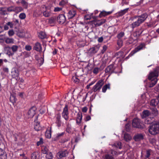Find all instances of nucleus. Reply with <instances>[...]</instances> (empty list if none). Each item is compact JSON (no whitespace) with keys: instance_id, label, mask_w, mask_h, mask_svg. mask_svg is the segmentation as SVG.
<instances>
[{"instance_id":"obj_50","label":"nucleus","mask_w":159,"mask_h":159,"mask_svg":"<svg viewBox=\"0 0 159 159\" xmlns=\"http://www.w3.org/2000/svg\"><path fill=\"white\" fill-rule=\"evenodd\" d=\"M5 42L7 44L13 43V39H12L7 38L5 40Z\"/></svg>"},{"instance_id":"obj_53","label":"nucleus","mask_w":159,"mask_h":159,"mask_svg":"<svg viewBox=\"0 0 159 159\" xmlns=\"http://www.w3.org/2000/svg\"><path fill=\"white\" fill-rule=\"evenodd\" d=\"M34 129L37 131H39L40 129V127L39 126V124H36L35 125Z\"/></svg>"},{"instance_id":"obj_59","label":"nucleus","mask_w":159,"mask_h":159,"mask_svg":"<svg viewBox=\"0 0 159 159\" xmlns=\"http://www.w3.org/2000/svg\"><path fill=\"white\" fill-rule=\"evenodd\" d=\"M7 25L8 26H9L10 28H12L13 27V24L12 22H8L7 23Z\"/></svg>"},{"instance_id":"obj_44","label":"nucleus","mask_w":159,"mask_h":159,"mask_svg":"<svg viewBox=\"0 0 159 159\" xmlns=\"http://www.w3.org/2000/svg\"><path fill=\"white\" fill-rule=\"evenodd\" d=\"M114 145L115 147L118 148L119 149H121V143L120 142H118L115 143Z\"/></svg>"},{"instance_id":"obj_22","label":"nucleus","mask_w":159,"mask_h":159,"mask_svg":"<svg viewBox=\"0 0 159 159\" xmlns=\"http://www.w3.org/2000/svg\"><path fill=\"white\" fill-rule=\"evenodd\" d=\"M82 115L81 113H79L77 115V117L76 119V123L79 125L81 122Z\"/></svg>"},{"instance_id":"obj_14","label":"nucleus","mask_w":159,"mask_h":159,"mask_svg":"<svg viewBox=\"0 0 159 159\" xmlns=\"http://www.w3.org/2000/svg\"><path fill=\"white\" fill-rule=\"evenodd\" d=\"M66 17L64 15H59L57 19L58 22L61 24H63L66 21Z\"/></svg>"},{"instance_id":"obj_11","label":"nucleus","mask_w":159,"mask_h":159,"mask_svg":"<svg viewBox=\"0 0 159 159\" xmlns=\"http://www.w3.org/2000/svg\"><path fill=\"white\" fill-rule=\"evenodd\" d=\"M68 154V152L66 150L63 151H61L59 152L57 154V156L58 158L61 159L63 157H65L67 156Z\"/></svg>"},{"instance_id":"obj_42","label":"nucleus","mask_w":159,"mask_h":159,"mask_svg":"<svg viewBox=\"0 0 159 159\" xmlns=\"http://www.w3.org/2000/svg\"><path fill=\"white\" fill-rule=\"evenodd\" d=\"M152 153V151L151 150H148L146 151V155L145 156L146 158H148Z\"/></svg>"},{"instance_id":"obj_62","label":"nucleus","mask_w":159,"mask_h":159,"mask_svg":"<svg viewBox=\"0 0 159 159\" xmlns=\"http://www.w3.org/2000/svg\"><path fill=\"white\" fill-rule=\"evenodd\" d=\"M62 9V8L59 7H56L54 9V11L56 12V11H61V10Z\"/></svg>"},{"instance_id":"obj_43","label":"nucleus","mask_w":159,"mask_h":159,"mask_svg":"<svg viewBox=\"0 0 159 159\" xmlns=\"http://www.w3.org/2000/svg\"><path fill=\"white\" fill-rule=\"evenodd\" d=\"M64 134V132H62L61 133H59L57 134L56 137L55 138V140H57L59 139Z\"/></svg>"},{"instance_id":"obj_64","label":"nucleus","mask_w":159,"mask_h":159,"mask_svg":"<svg viewBox=\"0 0 159 159\" xmlns=\"http://www.w3.org/2000/svg\"><path fill=\"white\" fill-rule=\"evenodd\" d=\"M65 4V2L62 0V1H61V2H60L59 3V5H60V6H63V5H64Z\"/></svg>"},{"instance_id":"obj_13","label":"nucleus","mask_w":159,"mask_h":159,"mask_svg":"<svg viewBox=\"0 0 159 159\" xmlns=\"http://www.w3.org/2000/svg\"><path fill=\"white\" fill-rule=\"evenodd\" d=\"M36 109L35 108L32 107L28 111L27 115L28 118L33 117L35 113Z\"/></svg>"},{"instance_id":"obj_40","label":"nucleus","mask_w":159,"mask_h":159,"mask_svg":"<svg viewBox=\"0 0 159 159\" xmlns=\"http://www.w3.org/2000/svg\"><path fill=\"white\" fill-rule=\"evenodd\" d=\"M72 80L74 82L78 83L79 81V80L78 78V76H77L76 75H75L73 76L72 78Z\"/></svg>"},{"instance_id":"obj_54","label":"nucleus","mask_w":159,"mask_h":159,"mask_svg":"<svg viewBox=\"0 0 159 159\" xmlns=\"http://www.w3.org/2000/svg\"><path fill=\"white\" fill-rule=\"evenodd\" d=\"M25 49L26 50L30 51L32 49V47L29 45H26L25 46Z\"/></svg>"},{"instance_id":"obj_16","label":"nucleus","mask_w":159,"mask_h":159,"mask_svg":"<svg viewBox=\"0 0 159 159\" xmlns=\"http://www.w3.org/2000/svg\"><path fill=\"white\" fill-rule=\"evenodd\" d=\"M56 123L57 124V125L60 127L61 125V116L59 114H57L55 116Z\"/></svg>"},{"instance_id":"obj_25","label":"nucleus","mask_w":159,"mask_h":159,"mask_svg":"<svg viewBox=\"0 0 159 159\" xmlns=\"http://www.w3.org/2000/svg\"><path fill=\"white\" fill-rule=\"evenodd\" d=\"M46 137L48 138H50L51 136V127L48 128L45 132Z\"/></svg>"},{"instance_id":"obj_57","label":"nucleus","mask_w":159,"mask_h":159,"mask_svg":"<svg viewBox=\"0 0 159 159\" xmlns=\"http://www.w3.org/2000/svg\"><path fill=\"white\" fill-rule=\"evenodd\" d=\"M43 143V140L42 138H40L39 141L37 143V145L38 146L40 145Z\"/></svg>"},{"instance_id":"obj_12","label":"nucleus","mask_w":159,"mask_h":159,"mask_svg":"<svg viewBox=\"0 0 159 159\" xmlns=\"http://www.w3.org/2000/svg\"><path fill=\"white\" fill-rule=\"evenodd\" d=\"M34 50L37 52H41L42 51V48L41 44L39 42L36 43L33 47Z\"/></svg>"},{"instance_id":"obj_32","label":"nucleus","mask_w":159,"mask_h":159,"mask_svg":"<svg viewBox=\"0 0 159 159\" xmlns=\"http://www.w3.org/2000/svg\"><path fill=\"white\" fill-rule=\"evenodd\" d=\"M20 3L22 4L24 8L27 9L28 7V3L24 0H21Z\"/></svg>"},{"instance_id":"obj_18","label":"nucleus","mask_w":159,"mask_h":159,"mask_svg":"<svg viewBox=\"0 0 159 159\" xmlns=\"http://www.w3.org/2000/svg\"><path fill=\"white\" fill-rule=\"evenodd\" d=\"M0 159H7V154L5 151L0 148Z\"/></svg>"},{"instance_id":"obj_20","label":"nucleus","mask_w":159,"mask_h":159,"mask_svg":"<svg viewBox=\"0 0 159 159\" xmlns=\"http://www.w3.org/2000/svg\"><path fill=\"white\" fill-rule=\"evenodd\" d=\"M159 103V99L158 98L154 99L151 100V105L153 107L158 105Z\"/></svg>"},{"instance_id":"obj_58","label":"nucleus","mask_w":159,"mask_h":159,"mask_svg":"<svg viewBox=\"0 0 159 159\" xmlns=\"http://www.w3.org/2000/svg\"><path fill=\"white\" fill-rule=\"evenodd\" d=\"M2 70L4 72L7 73H8L9 72V69L7 67H4L3 68Z\"/></svg>"},{"instance_id":"obj_56","label":"nucleus","mask_w":159,"mask_h":159,"mask_svg":"<svg viewBox=\"0 0 159 159\" xmlns=\"http://www.w3.org/2000/svg\"><path fill=\"white\" fill-rule=\"evenodd\" d=\"M4 40V36L3 35H0V43H3Z\"/></svg>"},{"instance_id":"obj_49","label":"nucleus","mask_w":159,"mask_h":159,"mask_svg":"<svg viewBox=\"0 0 159 159\" xmlns=\"http://www.w3.org/2000/svg\"><path fill=\"white\" fill-rule=\"evenodd\" d=\"M18 48V46L17 45H13L11 47V49L14 52H16Z\"/></svg>"},{"instance_id":"obj_8","label":"nucleus","mask_w":159,"mask_h":159,"mask_svg":"<svg viewBox=\"0 0 159 159\" xmlns=\"http://www.w3.org/2000/svg\"><path fill=\"white\" fill-rule=\"evenodd\" d=\"M62 117L66 120L68 119V108L67 105H65L62 113Z\"/></svg>"},{"instance_id":"obj_34","label":"nucleus","mask_w":159,"mask_h":159,"mask_svg":"<svg viewBox=\"0 0 159 159\" xmlns=\"http://www.w3.org/2000/svg\"><path fill=\"white\" fill-rule=\"evenodd\" d=\"M150 114V112L147 110H144L143 111V116L144 117L149 116Z\"/></svg>"},{"instance_id":"obj_36","label":"nucleus","mask_w":159,"mask_h":159,"mask_svg":"<svg viewBox=\"0 0 159 159\" xmlns=\"http://www.w3.org/2000/svg\"><path fill=\"white\" fill-rule=\"evenodd\" d=\"M61 71L64 75H66L69 72V69L68 67L63 68L61 69Z\"/></svg>"},{"instance_id":"obj_24","label":"nucleus","mask_w":159,"mask_h":159,"mask_svg":"<svg viewBox=\"0 0 159 159\" xmlns=\"http://www.w3.org/2000/svg\"><path fill=\"white\" fill-rule=\"evenodd\" d=\"M76 15L75 11L72 10L70 11L68 13V16L69 18H73Z\"/></svg>"},{"instance_id":"obj_3","label":"nucleus","mask_w":159,"mask_h":159,"mask_svg":"<svg viewBox=\"0 0 159 159\" xmlns=\"http://www.w3.org/2000/svg\"><path fill=\"white\" fill-rule=\"evenodd\" d=\"M158 76V72L156 70L150 73L149 74L148 79L151 81L152 86L156 84L157 81V78Z\"/></svg>"},{"instance_id":"obj_17","label":"nucleus","mask_w":159,"mask_h":159,"mask_svg":"<svg viewBox=\"0 0 159 159\" xmlns=\"http://www.w3.org/2000/svg\"><path fill=\"white\" fill-rule=\"evenodd\" d=\"M19 75L18 71L16 68L12 69L11 71V76L13 78H16Z\"/></svg>"},{"instance_id":"obj_4","label":"nucleus","mask_w":159,"mask_h":159,"mask_svg":"<svg viewBox=\"0 0 159 159\" xmlns=\"http://www.w3.org/2000/svg\"><path fill=\"white\" fill-rule=\"evenodd\" d=\"M104 84L103 80H99L93 87L92 89V90L94 92H99Z\"/></svg>"},{"instance_id":"obj_1","label":"nucleus","mask_w":159,"mask_h":159,"mask_svg":"<svg viewBox=\"0 0 159 159\" xmlns=\"http://www.w3.org/2000/svg\"><path fill=\"white\" fill-rule=\"evenodd\" d=\"M148 17V15L146 13L135 16L133 19L134 22L130 25L131 27L134 29L139 26L146 20Z\"/></svg>"},{"instance_id":"obj_29","label":"nucleus","mask_w":159,"mask_h":159,"mask_svg":"<svg viewBox=\"0 0 159 159\" xmlns=\"http://www.w3.org/2000/svg\"><path fill=\"white\" fill-rule=\"evenodd\" d=\"M38 36L39 37L42 39H44L47 37V35L45 32H40L39 33Z\"/></svg>"},{"instance_id":"obj_27","label":"nucleus","mask_w":159,"mask_h":159,"mask_svg":"<svg viewBox=\"0 0 159 159\" xmlns=\"http://www.w3.org/2000/svg\"><path fill=\"white\" fill-rule=\"evenodd\" d=\"M123 41L122 40H117V46L116 47V49L118 50L123 46Z\"/></svg>"},{"instance_id":"obj_19","label":"nucleus","mask_w":159,"mask_h":159,"mask_svg":"<svg viewBox=\"0 0 159 159\" xmlns=\"http://www.w3.org/2000/svg\"><path fill=\"white\" fill-rule=\"evenodd\" d=\"M114 57L117 58H123L124 57L123 55V52L122 51H120L116 53L114 55Z\"/></svg>"},{"instance_id":"obj_37","label":"nucleus","mask_w":159,"mask_h":159,"mask_svg":"<svg viewBox=\"0 0 159 159\" xmlns=\"http://www.w3.org/2000/svg\"><path fill=\"white\" fill-rule=\"evenodd\" d=\"M143 31V30L141 29H140L136 31L135 32V34L136 35L137 37H139L140 36Z\"/></svg>"},{"instance_id":"obj_60","label":"nucleus","mask_w":159,"mask_h":159,"mask_svg":"<svg viewBox=\"0 0 159 159\" xmlns=\"http://www.w3.org/2000/svg\"><path fill=\"white\" fill-rule=\"evenodd\" d=\"M37 158V156L35 153L33 152L31 154V159H36Z\"/></svg>"},{"instance_id":"obj_15","label":"nucleus","mask_w":159,"mask_h":159,"mask_svg":"<svg viewBox=\"0 0 159 159\" xmlns=\"http://www.w3.org/2000/svg\"><path fill=\"white\" fill-rule=\"evenodd\" d=\"M99 50V48L95 46L91 48L89 50L88 52L90 54L93 55L96 53Z\"/></svg>"},{"instance_id":"obj_61","label":"nucleus","mask_w":159,"mask_h":159,"mask_svg":"<svg viewBox=\"0 0 159 159\" xmlns=\"http://www.w3.org/2000/svg\"><path fill=\"white\" fill-rule=\"evenodd\" d=\"M8 34L10 36H12L14 34V33L13 30H10L8 31Z\"/></svg>"},{"instance_id":"obj_7","label":"nucleus","mask_w":159,"mask_h":159,"mask_svg":"<svg viewBox=\"0 0 159 159\" xmlns=\"http://www.w3.org/2000/svg\"><path fill=\"white\" fill-rule=\"evenodd\" d=\"M116 66L113 64H111L108 66L105 70V72L106 73L111 74L113 73L116 72L115 70ZM117 72H116V73Z\"/></svg>"},{"instance_id":"obj_47","label":"nucleus","mask_w":159,"mask_h":159,"mask_svg":"<svg viewBox=\"0 0 159 159\" xmlns=\"http://www.w3.org/2000/svg\"><path fill=\"white\" fill-rule=\"evenodd\" d=\"M26 16V15L24 13H21L19 15V18L21 20L25 19Z\"/></svg>"},{"instance_id":"obj_6","label":"nucleus","mask_w":159,"mask_h":159,"mask_svg":"<svg viewBox=\"0 0 159 159\" xmlns=\"http://www.w3.org/2000/svg\"><path fill=\"white\" fill-rule=\"evenodd\" d=\"M117 152L113 150H111L105 155V159H115V156Z\"/></svg>"},{"instance_id":"obj_45","label":"nucleus","mask_w":159,"mask_h":159,"mask_svg":"<svg viewBox=\"0 0 159 159\" xmlns=\"http://www.w3.org/2000/svg\"><path fill=\"white\" fill-rule=\"evenodd\" d=\"M42 152L44 154H47L48 153V148L46 147H43L42 148Z\"/></svg>"},{"instance_id":"obj_39","label":"nucleus","mask_w":159,"mask_h":159,"mask_svg":"<svg viewBox=\"0 0 159 159\" xmlns=\"http://www.w3.org/2000/svg\"><path fill=\"white\" fill-rule=\"evenodd\" d=\"M152 113L154 116H156L158 114V111L157 109L155 107L151 108Z\"/></svg>"},{"instance_id":"obj_55","label":"nucleus","mask_w":159,"mask_h":159,"mask_svg":"<svg viewBox=\"0 0 159 159\" xmlns=\"http://www.w3.org/2000/svg\"><path fill=\"white\" fill-rule=\"evenodd\" d=\"M55 19L54 18L52 17L49 20V23L50 24H52L54 22Z\"/></svg>"},{"instance_id":"obj_10","label":"nucleus","mask_w":159,"mask_h":159,"mask_svg":"<svg viewBox=\"0 0 159 159\" xmlns=\"http://www.w3.org/2000/svg\"><path fill=\"white\" fill-rule=\"evenodd\" d=\"M41 13L43 12V15L45 17H49L51 15V12L50 11H45L46 7L44 5L41 6L40 7Z\"/></svg>"},{"instance_id":"obj_28","label":"nucleus","mask_w":159,"mask_h":159,"mask_svg":"<svg viewBox=\"0 0 159 159\" xmlns=\"http://www.w3.org/2000/svg\"><path fill=\"white\" fill-rule=\"evenodd\" d=\"M125 35L124 32L121 31L117 34L116 38L118 39V40H122V38Z\"/></svg>"},{"instance_id":"obj_2","label":"nucleus","mask_w":159,"mask_h":159,"mask_svg":"<svg viewBox=\"0 0 159 159\" xmlns=\"http://www.w3.org/2000/svg\"><path fill=\"white\" fill-rule=\"evenodd\" d=\"M149 132L152 135H155L159 133V123L154 124L149 128Z\"/></svg>"},{"instance_id":"obj_26","label":"nucleus","mask_w":159,"mask_h":159,"mask_svg":"<svg viewBox=\"0 0 159 159\" xmlns=\"http://www.w3.org/2000/svg\"><path fill=\"white\" fill-rule=\"evenodd\" d=\"M143 139V136L141 134H138L134 137V139L135 141H139Z\"/></svg>"},{"instance_id":"obj_23","label":"nucleus","mask_w":159,"mask_h":159,"mask_svg":"<svg viewBox=\"0 0 159 159\" xmlns=\"http://www.w3.org/2000/svg\"><path fill=\"white\" fill-rule=\"evenodd\" d=\"M112 11H101L99 15V17H102L103 16H105L107 15H109L112 13Z\"/></svg>"},{"instance_id":"obj_38","label":"nucleus","mask_w":159,"mask_h":159,"mask_svg":"<svg viewBox=\"0 0 159 159\" xmlns=\"http://www.w3.org/2000/svg\"><path fill=\"white\" fill-rule=\"evenodd\" d=\"M129 8H126L123 10H121L119 12V14L120 16H122L126 13L128 11Z\"/></svg>"},{"instance_id":"obj_46","label":"nucleus","mask_w":159,"mask_h":159,"mask_svg":"<svg viewBox=\"0 0 159 159\" xmlns=\"http://www.w3.org/2000/svg\"><path fill=\"white\" fill-rule=\"evenodd\" d=\"M100 69L98 67H95L93 70V73L95 74H97L99 72Z\"/></svg>"},{"instance_id":"obj_5","label":"nucleus","mask_w":159,"mask_h":159,"mask_svg":"<svg viewBox=\"0 0 159 159\" xmlns=\"http://www.w3.org/2000/svg\"><path fill=\"white\" fill-rule=\"evenodd\" d=\"M145 48V44L143 43H141L134 50L131 52L129 54L128 57H131L134 54L139 51Z\"/></svg>"},{"instance_id":"obj_31","label":"nucleus","mask_w":159,"mask_h":159,"mask_svg":"<svg viewBox=\"0 0 159 159\" xmlns=\"http://www.w3.org/2000/svg\"><path fill=\"white\" fill-rule=\"evenodd\" d=\"M124 139L125 141L127 142L130 141L131 139V137L128 134L125 133L124 134Z\"/></svg>"},{"instance_id":"obj_52","label":"nucleus","mask_w":159,"mask_h":159,"mask_svg":"<svg viewBox=\"0 0 159 159\" xmlns=\"http://www.w3.org/2000/svg\"><path fill=\"white\" fill-rule=\"evenodd\" d=\"M7 11L9 12L14 11V7L11 6L7 8Z\"/></svg>"},{"instance_id":"obj_48","label":"nucleus","mask_w":159,"mask_h":159,"mask_svg":"<svg viewBox=\"0 0 159 159\" xmlns=\"http://www.w3.org/2000/svg\"><path fill=\"white\" fill-rule=\"evenodd\" d=\"M152 121H151V119L150 118L148 117L145 119L144 122L146 124H150L152 123Z\"/></svg>"},{"instance_id":"obj_41","label":"nucleus","mask_w":159,"mask_h":159,"mask_svg":"<svg viewBox=\"0 0 159 159\" xmlns=\"http://www.w3.org/2000/svg\"><path fill=\"white\" fill-rule=\"evenodd\" d=\"M46 158L47 159H52L53 158V156L51 152H48L47 154H46Z\"/></svg>"},{"instance_id":"obj_35","label":"nucleus","mask_w":159,"mask_h":159,"mask_svg":"<svg viewBox=\"0 0 159 159\" xmlns=\"http://www.w3.org/2000/svg\"><path fill=\"white\" fill-rule=\"evenodd\" d=\"M110 88V85L109 84H106L104 85L102 88V92L103 93H105L107 89H109Z\"/></svg>"},{"instance_id":"obj_9","label":"nucleus","mask_w":159,"mask_h":159,"mask_svg":"<svg viewBox=\"0 0 159 159\" xmlns=\"http://www.w3.org/2000/svg\"><path fill=\"white\" fill-rule=\"evenodd\" d=\"M133 127L138 128H142V127L140 124V121L139 119L135 118L133 119L132 123Z\"/></svg>"},{"instance_id":"obj_33","label":"nucleus","mask_w":159,"mask_h":159,"mask_svg":"<svg viewBox=\"0 0 159 159\" xmlns=\"http://www.w3.org/2000/svg\"><path fill=\"white\" fill-rule=\"evenodd\" d=\"M7 9L5 8L0 7V14L5 15L7 14Z\"/></svg>"},{"instance_id":"obj_21","label":"nucleus","mask_w":159,"mask_h":159,"mask_svg":"<svg viewBox=\"0 0 159 159\" xmlns=\"http://www.w3.org/2000/svg\"><path fill=\"white\" fill-rule=\"evenodd\" d=\"M106 21V20L104 19H102L100 20H94L95 25L96 26H100L103 23H104Z\"/></svg>"},{"instance_id":"obj_30","label":"nucleus","mask_w":159,"mask_h":159,"mask_svg":"<svg viewBox=\"0 0 159 159\" xmlns=\"http://www.w3.org/2000/svg\"><path fill=\"white\" fill-rule=\"evenodd\" d=\"M23 10V8L21 7H14V12L16 13H18Z\"/></svg>"},{"instance_id":"obj_63","label":"nucleus","mask_w":159,"mask_h":159,"mask_svg":"<svg viewBox=\"0 0 159 159\" xmlns=\"http://www.w3.org/2000/svg\"><path fill=\"white\" fill-rule=\"evenodd\" d=\"M88 110V108L87 107H85L82 108V111L84 112H86Z\"/></svg>"},{"instance_id":"obj_51","label":"nucleus","mask_w":159,"mask_h":159,"mask_svg":"<svg viewBox=\"0 0 159 159\" xmlns=\"http://www.w3.org/2000/svg\"><path fill=\"white\" fill-rule=\"evenodd\" d=\"M10 101L13 103L15 102L16 101V98L13 95H11L10 96Z\"/></svg>"}]
</instances>
